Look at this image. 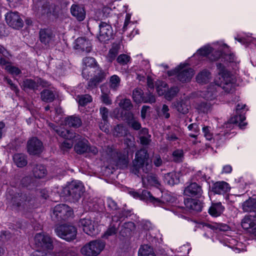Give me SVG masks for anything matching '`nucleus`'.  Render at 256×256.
<instances>
[{"instance_id": "1", "label": "nucleus", "mask_w": 256, "mask_h": 256, "mask_svg": "<svg viewBox=\"0 0 256 256\" xmlns=\"http://www.w3.org/2000/svg\"><path fill=\"white\" fill-rule=\"evenodd\" d=\"M118 106L122 110L115 108L113 111V116L118 119L126 120L129 126L132 128H140V124L134 118L132 114L128 112L132 108L130 100L128 98L122 99L119 102Z\"/></svg>"}, {"instance_id": "2", "label": "nucleus", "mask_w": 256, "mask_h": 256, "mask_svg": "<svg viewBox=\"0 0 256 256\" xmlns=\"http://www.w3.org/2000/svg\"><path fill=\"white\" fill-rule=\"evenodd\" d=\"M132 163V172L138 176L140 169L144 172L148 174L152 168V160L150 159L149 154L145 149H141L136 153L135 158Z\"/></svg>"}, {"instance_id": "3", "label": "nucleus", "mask_w": 256, "mask_h": 256, "mask_svg": "<svg viewBox=\"0 0 256 256\" xmlns=\"http://www.w3.org/2000/svg\"><path fill=\"white\" fill-rule=\"evenodd\" d=\"M217 66L220 70L218 77L215 80L216 85L218 88H222L226 92H232L235 86L234 76L225 69L222 64H217Z\"/></svg>"}, {"instance_id": "4", "label": "nucleus", "mask_w": 256, "mask_h": 256, "mask_svg": "<svg viewBox=\"0 0 256 256\" xmlns=\"http://www.w3.org/2000/svg\"><path fill=\"white\" fill-rule=\"evenodd\" d=\"M94 72V76L88 83V88H92L103 81L106 76V73L99 67L84 68L82 70V76L84 78L88 80L92 74Z\"/></svg>"}, {"instance_id": "5", "label": "nucleus", "mask_w": 256, "mask_h": 256, "mask_svg": "<svg viewBox=\"0 0 256 256\" xmlns=\"http://www.w3.org/2000/svg\"><path fill=\"white\" fill-rule=\"evenodd\" d=\"M34 246L36 252L52 250L54 248L53 241L47 234L40 232L34 237Z\"/></svg>"}, {"instance_id": "6", "label": "nucleus", "mask_w": 256, "mask_h": 256, "mask_svg": "<svg viewBox=\"0 0 256 256\" xmlns=\"http://www.w3.org/2000/svg\"><path fill=\"white\" fill-rule=\"evenodd\" d=\"M104 242L101 240H92L85 244L80 250L81 253L86 256H97L104 249Z\"/></svg>"}, {"instance_id": "7", "label": "nucleus", "mask_w": 256, "mask_h": 256, "mask_svg": "<svg viewBox=\"0 0 256 256\" xmlns=\"http://www.w3.org/2000/svg\"><path fill=\"white\" fill-rule=\"evenodd\" d=\"M54 230L58 236L67 241L75 239L77 233V230L74 226L68 224L60 225Z\"/></svg>"}, {"instance_id": "8", "label": "nucleus", "mask_w": 256, "mask_h": 256, "mask_svg": "<svg viewBox=\"0 0 256 256\" xmlns=\"http://www.w3.org/2000/svg\"><path fill=\"white\" fill-rule=\"evenodd\" d=\"M64 192L74 200H78L84 192V186L80 182L73 180L64 188Z\"/></svg>"}, {"instance_id": "9", "label": "nucleus", "mask_w": 256, "mask_h": 256, "mask_svg": "<svg viewBox=\"0 0 256 256\" xmlns=\"http://www.w3.org/2000/svg\"><path fill=\"white\" fill-rule=\"evenodd\" d=\"M106 152L118 167L124 168L127 166L128 162L127 154L116 152L112 147L109 146L106 148Z\"/></svg>"}, {"instance_id": "10", "label": "nucleus", "mask_w": 256, "mask_h": 256, "mask_svg": "<svg viewBox=\"0 0 256 256\" xmlns=\"http://www.w3.org/2000/svg\"><path fill=\"white\" fill-rule=\"evenodd\" d=\"M72 214L71 208L64 204L56 206L53 210L52 218L56 220H66Z\"/></svg>"}, {"instance_id": "11", "label": "nucleus", "mask_w": 256, "mask_h": 256, "mask_svg": "<svg viewBox=\"0 0 256 256\" xmlns=\"http://www.w3.org/2000/svg\"><path fill=\"white\" fill-rule=\"evenodd\" d=\"M178 80L182 82H190L194 75V70L186 64H180L175 70Z\"/></svg>"}, {"instance_id": "12", "label": "nucleus", "mask_w": 256, "mask_h": 256, "mask_svg": "<svg viewBox=\"0 0 256 256\" xmlns=\"http://www.w3.org/2000/svg\"><path fill=\"white\" fill-rule=\"evenodd\" d=\"M5 19L8 24L14 29H20L24 26V22L16 12H7L5 15Z\"/></svg>"}, {"instance_id": "13", "label": "nucleus", "mask_w": 256, "mask_h": 256, "mask_svg": "<svg viewBox=\"0 0 256 256\" xmlns=\"http://www.w3.org/2000/svg\"><path fill=\"white\" fill-rule=\"evenodd\" d=\"M112 34L111 26L106 22H101L99 24V34L98 36L99 40L105 42L110 39Z\"/></svg>"}, {"instance_id": "14", "label": "nucleus", "mask_w": 256, "mask_h": 256, "mask_svg": "<svg viewBox=\"0 0 256 256\" xmlns=\"http://www.w3.org/2000/svg\"><path fill=\"white\" fill-rule=\"evenodd\" d=\"M79 226L82 228L83 231L87 234L94 236L98 234V230L94 222L88 218L81 219Z\"/></svg>"}, {"instance_id": "15", "label": "nucleus", "mask_w": 256, "mask_h": 256, "mask_svg": "<svg viewBox=\"0 0 256 256\" xmlns=\"http://www.w3.org/2000/svg\"><path fill=\"white\" fill-rule=\"evenodd\" d=\"M28 151L30 154H38L43 150L42 142L37 138L33 137L28 140L27 144Z\"/></svg>"}, {"instance_id": "16", "label": "nucleus", "mask_w": 256, "mask_h": 256, "mask_svg": "<svg viewBox=\"0 0 256 256\" xmlns=\"http://www.w3.org/2000/svg\"><path fill=\"white\" fill-rule=\"evenodd\" d=\"M40 42L45 46H49L54 40L55 34L53 32L48 28L41 29L39 32Z\"/></svg>"}, {"instance_id": "17", "label": "nucleus", "mask_w": 256, "mask_h": 256, "mask_svg": "<svg viewBox=\"0 0 256 256\" xmlns=\"http://www.w3.org/2000/svg\"><path fill=\"white\" fill-rule=\"evenodd\" d=\"M142 182L143 186L146 188H149L151 186L158 188L160 186V183L158 176L153 174L142 176Z\"/></svg>"}, {"instance_id": "18", "label": "nucleus", "mask_w": 256, "mask_h": 256, "mask_svg": "<svg viewBox=\"0 0 256 256\" xmlns=\"http://www.w3.org/2000/svg\"><path fill=\"white\" fill-rule=\"evenodd\" d=\"M242 226L249 232L256 236V220L254 216H245L242 221Z\"/></svg>"}, {"instance_id": "19", "label": "nucleus", "mask_w": 256, "mask_h": 256, "mask_svg": "<svg viewBox=\"0 0 256 256\" xmlns=\"http://www.w3.org/2000/svg\"><path fill=\"white\" fill-rule=\"evenodd\" d=\"M245 120V116L242 115L236 116L229 120L224 126L226 128L246 126H247V122H244Z\"/></svg>"}, {"instance_id": "20", "label": "nucleus", "mask_w": 256, "mask_h": 256, "mask_svg": "<svg viewBox=\"0 0 256 256\" xmlns=\"http://www.w3.org/2000/svg\"><path fill=\"white\" fill-rule=\"evenodd\" d=\"M70 13L79 22L84 20L86 16L84 8L78 4H74L71 6Z\"/></svg>"}, {"instance_id": "21", "label": "nucleus", "mask_w": 256, "mask_h": 256, "mask_svg": "<svg viewBox=\"0 0 256 256\" xmlns=\"http://www.w3.org/2000/svg\"><path fill=\"white\" fill-rule=\"evenodd\" d=\"M78 142L74 146L76 152L78 154H82L84 152H88V142L84 138H82L80 136L76 138L74 140Z\"/></svg>"}, {"instance_id": "22", "label": "nucleus", "mask_w": 256, "mask_h": 256, "mask_svg": "<svg viewBox=\"0 0 256 256\" xmlns=\"http://www.w3.org/2000/svg\"><path fill=\"white\" fill-rule=\"evenodd\" d=\"M202 190L200 186L196 182H193L188 186L184 190V193L188 196H200L202 195Z\"/></svg>"}, {"instance_id": "23", "label": "nucleus", "mask_w": 256, "mask_h": 256, "mask_svg": "<svg viewBox=\"0 0 256 256\" xmlns=\"http://www.w3.org/2000/svg\"><path fill=\"white\" fill-rule=\"evenodd\" d=\"M172 106L178 112L182 114H187L190 108L189 100H182L174 102L172 103Z\"/></svg>"}, {"instance_id": "24", "label": "nucleus", "mask_w": 256, "mask_h": 256, "mask_svg": "<svg viewBox=\"0 0 256 256\" xmlns=\"http://www.w3.org/2000/svg\"><path fill=\"white\" fill-rule=\"evenodd\" d=\"M212 191L216 194H223L228 192L230 190L229 184L224 181L218 182L212 186Z\"/></svg>"}, {"instance_id": "25", "label": "nucleus", "mask_w": 256, "mask_h": 256, "mask_svg": "<svg viewBox=\"0 0 256 256\" xmlns=\"http://www.w3.org/2000/svg\"><path fill=\"white\" fill-rule=\"evenodd\" d=\"M184 204L186 207L189 210L196 212H200L202 210V204L197 200L188 198L184 200Z\"/></svg>"}, {"instance_id": "26", "label": "nucleus", "mask_w": 256, "mask_h": 256, "mask_svg": "<svg viewBox=\"0 0 256 256\" xmlns=\"http://www.w3.org/2000/svg\"><path fill=\"white\" fill-rule=\"evenodd\" d=\"M224 210L221 202L212 203L208 209V213L214 217L220 216Z\"/></svg>"}, {"instance_id": "27", "label": "nucleus", "mask_w": 256, "mask_h": 256, "mask_svg": "<svg viewBox=\"0 0 256 256\" xmlns=\"http://www.w3.org/2000/svg\"><path fill=\"white\" fill-rule=\"evenodd\" d=\"M74 48L86 52H90L91 50L90 42L84 38H78L76 40Z\"/></svg>"}, {"instance_id": "28", "label": "nucleus", "mask_w": 256, "mask_h": 256, "mask_svg": "<svg viewBox=\"0 0 256 256\" xmlns=\"http://www.w3.org/2000/svg\"><path fill=\"white\" fill-rule=\"evenodd\" d=\"M141 196L142 198L152 203L155 206H161L164 204L160 200L154 198L150 192L146 190L142 191Z\"/></svg>"}, {"instance_id": "29", "label": "nucleus", "mask_w": 256, "mask_h": 256, "mask_svg": "<svg viewBox=\"0 0 256 256\" xmlns=\"http://www.w3.org/2000/svg\"><path fill=\"white\" fill-rule=\"evenodd\" d=\"M56 133L60 136L68 140H74L79 137L78 134L74 132L73 129H56Z\"/></svg>"}, {"instance_id": "30", "label": "nucleus", "mask_w": 256, "mask_h": 256, "mask_svg": "<svg viewBox=\"0 0 256 256\" xmlns=\"http://www.w3.org/2000/svg\"><path fill=\"white\" fill-rule=\"evenodd\" d=\"M200 96L204 98L211 100L216 96V86H210L206 90L200 92Z\"/></svg>"}, {"instance_id": "31", "label": "nucleus", "mask_w": 256, "mask_h": 256, "mask_svg": "<svg viewBox=\"0 0 256 256\" xmlns=\"http://www.w3.org/2000/svg\"><path fill=\"white\" fill-rule=\"evenodd\" d=\"M38 8L36 10L37 14L39 16H48L52 12V9L50 7V4L47 3H44L42 4L41 2L37 4Z\"/></svg>"}, {"instance_id": "32", "label": "nucleus", "mask_w": 256, "mask_h": 256, "mask_svg": "<svg viewBox=\"0 0 256 256\" xmlns=\"http://www.w3.org/2000/svg\"><path fill=\"white\" fill-rule=\"evenodd\" d=\"M65 126L68 127L78 128L81 126V119L77 116H70L66 118L64 121Z\"/></svg>"}, {"instance_id": "33", "label": "nucleus", "mask_w": 256, "mask_h": 256, "mask_svg": "<svg viewBox=\"0 0 256 256\" xmlns=\"http://www.w3.org/2000/svg\"><path fill=\"white\" fill-rule=\"evenodd\" d=\"M242 208L244 212H256V200L249 198L242 203Z\"/></svg>"}, {"instance_id": "34", "label": "nucleus", "mask_w": 256, "mask_h": 256, "mask_svg": "<svg viewBox=\"0 0 256 256\" xmlns=\"http://www.w3.org/2000/svg\"><path fill=\"white\" fill-rule=\"evenodd\" d=\"M164 180L170 186H174L179 182L178 174L176 172L168 173L164 176Z\"/></svg>"}, {"instance_id": "35", "label": "nucleus", "mask_w": 256, "mask_h": 256, "mask_svg": "<svg viewBox=\"0 0 256 256\" xmlns=\"http://www.w3.org/2000/svg\"><path fill=\"white\" fill-rule=\"evenodd\" d=\"M120 83L121 79L118 76L114 74L110 78L109 86L112 91H117L120 86Z\"/></svg>"}, {"instance_id": "36", "label": "nucleus", "mask_w": 256, "mask_h": 256, "mask_svg": "<svg viewBox=\"0 0 256 256\" xmlns=\"http://www.w3.org/2000/svg\"><path fill=\"white\" fill-rule=\"evenodd\" d=\"M13 160L18 167L22 168L27 164L26 156L22 154H16L13 156Z\"/></svg>"}, {"instance_id": "37", "label": "nucleus", "mask_w": 256, "mask_h": 256, "mask_svg": "<svg viewBox=\"0 0 256 256\" xmlns=\"http://www.w3.org/2000/svg\"><path fill=\"white\" fill-rule=\"evenodd\" d=\"M46 170L42 165H36L33 169V174L36 178H42L46 176Z\"/></svg>"}, {"instance_id": "38", "label": "nucleus", "mask_w": 256, "mask_h": 256, "mask_svg": "<svg viewBox=\"0 0 256 256\" xmlns=\"http://www.w3.org/2000/svg\"><path fill=\"white\" fill-rule=\"evenodd\" d=\"M120 46L118 44H114L112 48L110 50L106 56V59L109 62H112L118 54Z\"/></svg>"}, {"instance_id": "39", "label": "nucleus", "mask_w": 256, "mask_h": 256, "mask_svg": "<svg viewBox=\"0 0 256 256\" xmlns=\"http://www.w3.org/2000/svg\"><path fill=\"white\" fill-rule=\"evenodd\" d=\"M42 100L45 102H52L55 98V94L54 92L50 90L45 89L41 92Z\"/></svg>"}, {"instance_id": "40", "label": "nucleus", "mask_w": 256, "mask_h": 256, "mask_svg": "<svg viewBox=\"0 0 256 256\" xmlns=\"http://www.w3.org/2000/svg\"><path fill=\"white\" fill-rule=\"evenodd\" d=\"M24 201L30 202V200L26 194H18L17 196L12 198L11 202L13 205L19 206Z\"/></svg>"}, {"instance_id": "41", "label": "nucleus", "mask_w": 256, "mask_h": 256, "mask_svg": "<svg viewBox=\"0 0 256 256\" xmlns=\"http://www.w3.org/2000/svg\"><path fill=\"white\" fill-rule=\"evenodd\" d=\"M138 256H156V255L151 246L148 244H144L139 249Z\"/></svg>"}, {"instance_id": "42", "label": "nucleus", "mask_w": 256, "mask_h": 256, "mask_svg": "<svg viewBox=\"0 0 256 256\" xmlns=\"http://www.w3.org/2000/svg\"><path fill=\"white\" fill-rule=\"evenodd\" d=\"M210 78V72L208 70H204L198 73L196 79L198 83L204 84L208 82Z\"/></svg>"}, {"instance_id": "43", "label": "nucleus", "mask_w": 256, "mask_h": 256, "mask_svg": "<svg viewBox=\"0 0 256 256\" xmlns=\"http://www.w3.org/2000/svg\"><path fill=\"white\" fill-rule=\"evenodd\" d=\"M178 91L179 88L176 86H172L168 90L167 88L164 97L167 100H170L176 95Z\"/></svg>"}, {"instance_id": "44", "label": "nucleus", "mask_w": 256, "mask_h": 256, "mask_svg": "<svg viewBox=\"0 0 256 256\" xmlns=\"http://www.w3.org/2000/svg\"><path fill=\"white\" fill-rule=\"evenodd\" d=\"M23 85L24 88L33 90H36L38 88L36 78L35 80L26 79L24 81Z\"/></svg>"}, {"instance_id": "45", "label": "nucleus", "mask_w": 256, "mask_h": 256, "mask_svg": "<svg viewBox=\"0 0 256 256\" xmlns=\"http://www.w3.org/2000/svg\"><path fill=\"white\" fill-rule=\"evenodd\" d=\"M128 214V212L125 210H120L118 212L112 216V219L113 221L118 222L121 221L122 219L125 217H126Z\"/></svg>"}, {"instance_id": "46", "label": "nucleus", "mask_w": 256, "mask_h": 256, "mask_svg": "<svg viewBox=\"0 0 256 256\" xmlns=\"http://www.w3.org/2000/svg\"><path fill=\"white\" fill-rule=\"evenodd\" d=\"M78 98L79 104L82 106H84L88 103L92 101V97L89 94H84L78 96Z\"/></svg>"}, {"instance_id": "47", "label": "nucleus", "mask_w": 256, "mask_h": 256, "mask_svg": "<svg viewBox=\"0 0 256 256\" xmlns=\"http://www.w3.org/2000/svg\"><path fill=\"white\" fill-rule=\"evenodd\" d=\"M132 96L134 101L137 103L144 102V98L142 96V90L140 89H134L133 91Z\"/></svg>"}, {"instance_id": "48", "label": "nucleus", "mask_w": 256, "mask_h": 256, "mask_svg": "<svg viewBox=\"0 0 256 256\" xmlns=\"http://www.w3.org/2000/svg\"><path fill=\"white\" fill-rule=\"evenodd\" d=\"M184 157L183 151L182 150H176L172 152L173 160L176 162H182Z\"/></svg>"}, {"instance_id": "49", "label": "nucleus", "mask_w": 256, "mask_h": 256, "mask_svg": "<svg viewBox=\"0 0 256 256\" xmlns=\"http://www.w3.org/2000/svg\"><path fill=\"white\" fill-rule=\"evenodd\" d=\"M167 84L164 82H160L156 86V91L159 96L166 94L167 90Z\"/></svg>"}, {"instance_id": "50", "label": "nucleus", "mask_w": 256, "mask_h": 256, "mask_svg": "<svg viewBox=\"0 0 256 256\" xmlns=\"http://www.w3.org/2000/svg\"><path fill=\"white\" fill-rule=\"evenodd\" d=\"M6 70L13 76H18L21 73V70L17 67L11 64L6 66Z\"/></svg>"}, {"instance_id": "51", "label": "nucleus", "mask_w": 256, "mask_h": 256, "mask_svg": "<svg viewBox=\"0 0 256 256\" xmlns=\"http://www.w3.org/2000/svg\"><path fill=\"white\" fill-rule=\"evenodd\" d=\"M83 63L85 66L84 68L98 66L96 64L94 58L92 57L85 58H84Z\"/></svg>"}, {"instance_id": "52", "label": "nucleus", "mask_w": 256, "mask_h": 256, "mask_svg": "<svg viewBox=\"0 0 256 256\" xmlns=\"http://www.w3.org/2000/svg\"><path fill=\"white\" fill-rule=\"evenodd\" d=\"M130 57L128 56L125 54H122L120 55L116 59L118 62L121 65H124L127 64V63L130 61Z\"/></svg>"}, {"instance_id": "53", "label": "nucleus", "mask_w": 256, "mask_h": 256, "mask_svg": "<svg viewBox=\"0 0 256 256\" xmlns=\"http://www.w3.org/2000/svg\"><path fill=\"white\" fill-rule=\"evenodd\" d=\"M73 146V142L72 140H65L60 145V148L64 152L68 151V150L70 149Z\"/></svg>"}, {"instance_id": "54", "label": "nucleus", "mask_w": 256, "mask_h": 256, "mask_svg": "<svg viewBox=\"0 0 256 256\" xmlns=\"http://www.w3.org/2000/svg\"><path fill=\"white\" fill-rule=\"evenodd\" d=\"M212 52V48L210 46H205L198 50V52L203 56H208Z\"/></svg>"}, {"instance_id": "55", "label": "nucleus", "mask_w": 256, "mask_h": 256, "mask_svg": "<svg viewBox=\"0 0 256 256\" xmlns=\"http://www.w3.org/2000/svg\"><path fill=\"white\" fill-rule=\"evenodd\" d=\"M102 94L100 96L102 101L106 105L112 104V100H110L108 94L104 92L102 89Z\"/></svg>"}, {"instance_id": "56", "label": "nucleus", "mask_w": 256, "mask_h": 256, "mask_svg": "<svg viewBox=\"0 0 256 256\" xmlns=\"http://www.w3.org/2000/svg\"><path fill=\"white\" fill-rule=\"evenodd\" d=\"M168 111L169 108L168 106L166 104H164L160 113V116L162 118H168L170 116V114L168 112Z\"/></svg>"}, {"instance_id": "57", "label": "nucleus", "mask_w": 256, "mask_h": 256, "mask_svg": "<svg viewBox=\"0 0 256 256\" xmlns=\"http://www.w3.org/2000/svg\"><path fill=\"white\" fill-rule=\"evenodd\" d=\"M197 108L203 112H206L210 108V104L202 102L198 105Z\"/></svg>"}, {"instance_id": "58", "label": "nucleus", "mask_w": 256, "mask_h": 256, "mask_svg": "<svg viewBox=\"0 0 256 256\" xmlns=\"http://www.w3.org/2000/svg\"><path fill=\"white\" fill-rule=\"evenodd\" d=\"M116 233V228L112 226L108 228L103 235V238H108L110 236L114 235Z\"/></svg>"}, {"instance_id": "59", "label": "nucleus", "mask_w": 256, "mask_h": 256, "mask_svg": "<svg viewBox=\"0 0 256 256\" xmlns=\"http://www.w3.org/2000/svg\"><path fill=\"white\" fill-rule=\"evenodd\" d=\"M100 114L103 120L105 122H106L108 116V110L106 107H102L100 108Z\"/></svg>"}, {"instance_id": "60", "label": "nucleus", "mask_w": 256, "mask_h": 256, "mask_svg": "<svg viewBox=\"0 0 256 256\" xmlns=\"http://www.w3.org/2000/svg\"><path fill=\"white\" fill-rule=\"evenodd\" d=\"M107 204L108 207L112 210H116L118 209L116 203L111 198L107 199Z\"/></svg>"}, {"instance_id": "61", "label": "nucleus", "mask_w": 256, "mask_h": 256, "mask_svg": "<svg viewBox=\"0 0 256 256\" xmlns=\"http://www.w3.org/2000/svg\"><path fill=\"white\" fill-rule=\"evenodd\" d=\"M144 102H149L152 104L156 102V98L152 94H150L146 96H144Z\"/></svg>"}, {"instance_id": "62", "label": "nucleus", "mask_w": 256, "mask_h": 256, "mask_svg": "<svg viewBox=\"0 0 256 256\" xmlns=\"http://www.w3.org/2000/svg\"><path fill=\"white\" fill-rule=\"evenodd\" d=\"M134 223L131 222H126L123 225L124 228L126 229V232H130L134 228Z\"/></svg>"}, {"instance_id": "63", "label": "nucleus", "mask_w": 256, "mask_h": 256, "mask_svg": "<svg viewBox=\"0 0 256 256\" xmlns=\"http://www.w3.org/2000/svg\"><path fill=\"white\" fill-rule=\"evenodd\" d=\"M153 162L156 166H160L162 164V160L160 156L158 155L154 156V157Z\"/></svg>"}, {"instance_id": "64", "label": "nucleus", "mask_w": 256, "mask_h": 256, "mask_svg": "<svg viewBox=\"0 0 256 256\" xmlns=\"http://www.w3.org/2000/svg\"><path fill=\"white\" fill-rule=\"evenodd\" d=\"M32 256H54V255L50 252H35L32 254Z\"/></svg>"}]
</instances>
